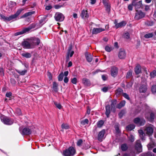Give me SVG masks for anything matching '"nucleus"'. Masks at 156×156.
Returning <instances> with one entry per match:
<instances>
[{
	"label": "nucleus",
	"mask_w": 156,
	"mask_h": 156,
	"mask_svg": "<svg viewBox=\"0 0 156 156\" xmlns=\"http://www.w3.org/2000/svg\"><path fill=\"white\" fill-rule=\"evenodd\" d=\"M11 83L13 86H14L16 83V82L15 80L13 78H11L10 79Z\"/></svg>",
	"instance_id": "obj_58"
},
{
	"label": "nucleus",
	"mask_w": 156,
	"mask_h": 156,
	"mask_svg": "<svg viewBox=\"0 0 156 156\" xmlns=\"http://www.w3.org/2000/svg\"><path fill=\"white\" fill-rule=\"evenodd\" d=\"M122 150L123 151H126L128 149V147L126 144H122L121 146Z\"/></svg>",
	"instance_id": "obj_39"
},
{
	"label": "nucleus",
	"mask_w": 156,
	"mask_h": 156,
	"mask_svg": "<svg viewBox=\"0 0 156 156\" xmlns=\"http://www.w3.org/2000/svg\"><path fill=\"white\" fill-rule=\"evenodd\" d=\"M142 155V156H154V154L151 152H148L146 153H143Z\"/></svg>",
	"instance_id": "obj_38"
},
{
	"label": "nucleus",
	"mask_w": 156,
	"mask_h": 156,
	"mask_svg": "<svg viewBox=\"0 0 156 156\" xmlns=\"http://www.w3.org/2000/svg\"><path fill=\"white\" fill-rule=\"evenodd\" d=\"M155 146L154 142H153L150 143L147 145V147L148 150H151L153 148L155 147Z\"/></svg>",
	"instance_id": "obj_30"
},
{
	"label": "nucleus",
	"mask_w": 156,
	"mask_h": 156,
	"mask_svg": "<svg viewBox=\"0 0 156 156\" xmlns=\"http://www.w3.org/2000/svg\"><path fill=\"white\" fill-rule=\"evenodd\" d=\"M132 74V71L131 70H129L128 72H127L126 75V77L127 78H130Z\"/></svg>",
	"instance_id": "obj_46"
},
{
	"label": "nucleus",
	"mask_w": 156,
	"mask_h": 156,
	"mask_svg": "<svg viewBox=\"0 0 156 156\" xmlns=\"http://www.w3.org/2000/svg\"><path fill=\"white\" fill-rule=\"evenodd\" d=\"M19 130L20 133L23 135H28L31 133V130L28 127H25L23 128L22 127H20Z\"/></svg>",
	"instance_id": "obj_3"
},
{
	"label": "nucleus",
	"mask_w": 156,
	"mask_h": 156,
	"mask_svg": "<svg viewBox=\"0 0 156 156\" xmlns=\"http://www.w3.org/2000/svg\"><path fill=\"white\" fill-rule=\"evenodd\" d=\"M143 5L142 3V1H140L137 2L135 5V9H136L140 8Z\"/></svg>",
	"instance_id": "obj_31"
},
{
	"label": "nucleus",
	"mask_w": 156,
	"mask_h": 156,
	"mask_svg": "<svg viewBox=\"0 0 156 156\" xmlns=\"http://www.w3.org/2000/svg\"><path fill=\"white\" fill-rule=\"evenodd\" d=\"M138 133L139 134V136L141 139L142 140H145V134L142 130H138Z\"/></svg>",
	"instance_id": "obj_23"
},
{
	"label": "nucleus",
	"mask_w": 156,
	"mask_h": 156,
	"mask_svg": "<svg viewBox=\"0 0 156 156\" xmlns=\"http://www.w3.org/2000/svg\"><path fill=\"white\" fill-rule=\"evenodd\" d=\"M105 132V130L104 129L99 132L98 136V139L99 141L101 142L104 139Z\"/></svg>",
	"instance_id": "obj_11"
},
{
	"label": "nucleus",
	"mask_w": 156,
	"mask_h": 156,
	"mask_svg": "<svg viewBox=\"0 0 156 156\" xmlns=\"http://www.w3.org/2000/svg\"><path fill=\"white\" fill-rule=\"evenodd\" d=\"M33 28L31 27H29L27 28L23 29L22 30L16 33L14 35L17 36L26 33L30 30Z\"/></svg>",
	"instance_id": "obj_8"
},
{
	"label": "nucleus",
	"mask_w": 156,
	"mask_h": 156,
	"mask_svg": "<svg viewBox=\"0 0 156 156\" xmlns=\"http://www.w3.org/2000/svg\"><path fill=\"white\" fill-rule=\"evenodd\" d=\"M125 111L123 110L121 111L119 113V115L120 118H121L125 114Z\"/></svg>",
	"instance_id": "obj_53"
},
{
	"label": "nucleus",
	"mask_w": 156,
	"mask_h": 156,
	"mask_svg": "<svg viewBox=\"0 0 156 156\" xmlns=\"http://www.w3.org/2000/svg\"><path fill=\"white\" fill-rule=\"evenodd\" d=\"M106 112L105 114L107 117H108L110 113V107L109 105H107L106 106Z\"/></svg>",
	"instance_id": "obj_27"
},
{
	"label": "nucleus",
	"mask_w": 156,
	"mask_h": 156,
	"mask_svg": "<svg viewBox=\"0 0 156 156\" xmlns=\"http://www.w3.org/2000/svg\"><path fill=\"white\" fill-rule=\"evenodd\" d=\"M1 119L2 121L6 125H11L13 123V120L12 119L6 117H1Z\"/></svg>",
	"instance_id": "obj_4"
},
{
	"label": "nucleus",
	"mask_w": 156,
	"mask_h": 156,
	"mask_svg": "<svg viewBox=\"0 0 156 156\" xmlns=\"http://www.w3.org/2000/svg\"><path fill=\"white\" fill-rule=\"evenodd\" d=\"M135 149L138 153L142 151V146L140 140H138L136 142Z\"/></svg>",
	"instance_id": "obj_9"
},
{
	"label": "nucleus",
	"mask_w": 156,
	"mask_h": 156,
	"mask_svg": "<svg viewBox=\"0 0 156 156\" xmlns=\"http://www.w3.org/2000/svg\"><path fill=\"white\" fill-rule=\"evenodd\" d=\"M62 129H68L69 128V125L67 124H62L61 126Z\"/></svg>",
	"instance_id": "obj_48"
},
{
	"label": "nucleus",
	"mask_w": 156,
	"mask_h": 156,
	"mask_svg": "<svg viewBox=\"0 0 156 156\" xmlns=\"http://www.w3.org/2000/svg\"><path fill=\"white\" fill-rule=\"evenodd\" d=\"M71 82L72 83L74 84H76L77 82V79L76 78L74 77L71 79Z\"/></svg>",
	"instance_id": "obj_51"
},
{
	"label": "nucleus",
	"mask_w": 156,
	"mask_h": 156,
	"mask_svg": "<svg viewBox=\"0 0 156 156\" xmlns=\"http://www.w3.org/2000/svg\"><path fill=\"white\" fill-rule=\"evenodd\" d=\"M22 45L23 47L26 48H31L29 41H24L22 43Z\"/></svg>",
	"instance_id": "obj_19"
},
{
	"label": "nucleus",
	"mask_w": 156,
	"mask_h": 156,
	"mask_svg": "<svg viewBox=\"0 0 156 156\" xmlns=\"http://www.w3.org/2000/svg\"><path fill=\"white\" fill-rule=\"evenodd\" d=\"M16 5V3L14 2L10 1L9 2V6L10 7L15 6Z\"/></svg>",
	"instance_id": "obj_52"
},
{
	"label": "nucleus",
	"mask_w": 156,
	"mask_h": 156,
	"mask_svg": "<svg viewBox=\"0 0 156 156\" xmlns=\"http://www.w3.org/2000/svg\"><path fill=\"white\" fill-rule=\"evenodd\" d=\"M29 41L30 43V45L31 47H32L31 48H34V46H35V45L33 39L29 40Z\"/></svg>",
	"instance_id": "obj_45"
},
{
	"label": "nucleus",
	"mask_w": 156,
	"mask_h": 156,
	"mask_svg": "<svg viewBox=\"0 0 156 156\" xmlns=\"http://www.w3.org/2000/svg\"><path fill=\"white\" fill-rule=\"evenodd\" d=\"M104 121L103 120H100L97 123V127L98 128L101 127L104 124Z\"/></svg>",
	"instance_id": "obj_33"
},
{
	"label": "nucleus",
	"mask_w": 156,
	"mask_h": 156,
	"mask_svg": "<svg viewBox=\"0 0 156 156\" xmlns=\"http://www.w3.org/2000/svg\"><path fill=\"white\" fill-rule=\"evenodd\" d=\"M21 55L27 58H30L31 56V54L28 52L22 53Z\"/></svg>",
	"instance_id": "obj_34"
},
{
	"label": "nucleus",
	"mask_w": 156,
	"mask_h": 156,
	"mask_svg": "<svg viewBox=\"0 0 156 156\" xmlns=\"http://www.w3.org/2000/svg\"><path fill=\"white\" fill-rule=\"evenodd\" d=\"M80 16L83 19L88 18L89 16V14L88 11L84 9L82 10L80 14Z\"/></svg>",
	"instance_id": "obj_10"
},
{
	"label": "nucleus",
	"mask_w": 156,
	"mask_h": 156,
	"mask_svg": "<svg viewBox=\"0 0 156 156\" xmlns=\"http://www.w3.org/2000/svg\"><path fill=\"white\" fill-rule=\"evenodd\" d=\"M154 35L152 33H148L145 34L144 35V37L146 38H149L152 37Z\"/></svg>",
	"instance_id": "obj_41"
},
{
	"label": "nucleus",
	"mask_w": 156,
	"mask_h": 156,
	"mask_svg": "<svg viewBox=\"0 0 156 156\" xmlns=\"http://www.w3.org/2000/svg\"><path fill=\"white\" fill-rule=\"evenodd\" d=\"M54 18L57 21L62 22L64 20L65 17L62 13L59 12H57L55 13Z\"/></svg>",
	"instance_id": "obj_5"
},
{
	"label": "nucleus",
	"mask_w": 156,
	"mask_h": 156,
	"mask_svg": "<svg viewBox=\"0 0 156 156\" xmlns=\"http://www.w3.org/2000/svg\"><path fill=\"white\" fill-rule=\"evenodd\" d=\"M146 24L148 26H151L153 25V23L152 21H148L146 22Z\"/></svg>",
	"instance_id": "obj_55"
},
{
	"label": "nucleus",
	"mask_w": 156,
	"mask_h": 156,
	"mask_svg": "<svg viewBox=\"0 0 156 156\" xmlns=\"http://www.w3.org/2000/svg\"><path fill=\"white\" fill-rule=\"evenodd\" d=\"M12 93L11 92H7L6 94V96L7 97L10 98L12 96Z\"/></svg>",
	"instance_id": "obj_63"
},
{
	"label": "nucleus",
	"mask_w": 156,
	"mask_h": 156,
	"mask_svg": "<svg viewBox=\"0 0 156 156\" xmlns=\"http://www.w3.org/2000/svg\"><path fill=\"white\" fill-rule=\"evenodd\" d=\"M115 24V27L116 29L118 28L119 27H121L124 26H125L126 24V23L125 21H122L120 23H117V22L115 21L114 23Z\"/></svg>",
	"instance_id": "obj_17"
},
{
	"label": "nucleus",
	"mask_w": 156,
	"mask_h": 156,
	"mask_svg": "<svg viewBox=\"0 0 156 156\" xmlns=\"http://www.w3.org/2000/svg\"><path fill=\"white\" fill-rule=\"evenodd\" d=\"M134 71L136 74H138L140 73L141 71V68L140 66L139 65H137L134 68Z\"/></svg>",
	"instance_id": "obj_21"
},
{
	"label": "nucleus",
	"mask_w": 156,
	"mask_h": 156,
	"mask_svg": "<svg viewBox=\"0 0 156 156\" xmlns=\"http://www.w3.org/2000/svg\"><path fill=\"white\" fill-rule=\"evenodd\" d=\"M123 90L121 88H118L116 91V94L117 95H119L122 93Z\"/></svg>",
	"instance_id": "obj_36"
},
{
	"label": "nucleus",
	"mask_w": 156,
	"mask_h": 156,
	"mask_svg": "<svg viewBox=\"0 0 156 156\" xmlns=\"http://www.w3.org/2000/svg\"><path fill=\"white\" fill-rule=\"evenodd\" d=\"M135 126L133 124H130L128 125L126 127V129L128 131H131L134 129Z\"/></svg>",
	"instance_id": "obj_32"
},
{
	"label": "nucleus",
	"mask_w": 156,
	"mask_h": 156,
	"mask_svg": "<svg viewBox=\"0 0 156 156\" xmlns=\"http://www.w3.org/2000/svg\"><path fill=\"white\" fill-rule=\"evenodd\" d=\"M126 53L124 50H120L118 56L120 59H122L126 57Z\"/></svg>",
	"instance_id": "obj_14"
},
{
	"label": "nucleus",
	"mask_w": 156,
	"mask_h": 156,
	"mask_svg": "<svg viewBox=\"0 0 156 156\" xmlns=\"http://www.w3.org/2000/svg\"><path fill=\"white\" fill-rule=\"evenodd\" d=\"M64 77V74L62 72L59 75L58 77V79L59 81H62Z\"/></svg>",
	"instance_id": "obj_42"
},
{
	"label": "nucleus",
	"mask_w": 156,
	"mask_h": 156,
	"mask_svg": "<svg viewBox=\"0 0 156 156\" xmlns=\"http://www.w3.org/2000/svg\"><path fill=\"white\" fill-rule=\"evenodd\" d=\"M126 102L125 101H122L118 104L116 106V108L120 109L123 107L125 104Z\"/></svg>",
	"instance_id": "obj_28"
},
{
	"label": "nucleus",
	"mask_w": 156,
	"mask_h": 156,
	"mask_svg": "<svg viewBox=\"0 0 156 156\" xmlns=\"http://www.w3.org/2000/svg\"><path fill=\"white\" fill-rule=\"evenodd\" d=\"M145 131L147 135H151L153 132V129L151 126H148L146 128Z\"/></svg>",
	"instance_id": "obj_16"
},
{
	"label": "nucleus",
	"mask_w": 156,
	"mask_h": 156,
	"mask_svg": "<svg viewBox=\"0 0 156 156\" xmlns=\"http://www.w3.org/2000/svg\"><path fill=\"white\" fill-rule=\"evenodd\" d=\"M123 96L126 99L129 100L130 99V98L129 96V95L127 94L126 93H122Z\"/></svg>",
	"instance_id": "obj_54"
},
{
	"label": "nucleus",
	"mask_w": 156,
	"mask_h": 156,
	"mask_svg": "<svg viewBox=\"0 0 156 156\" xmlns=\"http://www.w3.org/2000/svg\"><path fill=\"white\" fill-rule=\"evenodd\" d=\"M115 128L117 133H119L120 132V130L119 128V126L118 125L115 126Z\"/></svg>",
	"instance_id": "obj_60"
},
{
	"label": "nucleus",
	"mask_w": 156,
	"mask_h": 156,
	"mask_svg": "<svg viewBox=\"0 0 156 156\" xmlns=\"http://www.w3.org/2000/svg\"><path fill=\"white\" fill-rule=\"evenodd\" d=\"M150 75L151 78H154L156 76V71L154 70L152 72L150 73Z\"/></svg>",
	"instance_id": "obj_43"
},
{
	"label": "nucleus",
	"mask_w": 156,
	"mask_h": 156,
	"mask_svg": "<svg viewBox=\"0 0 156 156\" xmlns=\"http://www.w3.org/2000/svg\"><path fill=\"white\" fill-rule=\"evenodd\" d=\"M76 153L75 149L72 147H70L63 151V155L64 156H73Z\"/></svg>",
	"instance_id": "obj_2"
},
{
	"label": "nucleus",
	"mask_w": 156,
	"mask_h": 156,
	"mask_svg": "<svg viewBox=\"0 0 156 156\" xmlns=\"http://www.w3.org/2000/svg\"><path fill=\"white\" fill-rule=\"evenodd\" d=\"M0 75L1 76L4 75V70L2 68H0Z\"/></svg>",
	"instance_id": "obj_61"
},
{
	"label": "nucleus",
	"mask_w": 156,
	"mask_h": 156,
	"mask_svg": "<svg viewBox=\"0 0 156 156\" xmlns=\"http://www.w3.org/2000/svg\"><path fill=\"white\" fill-rule=\"evenodd\" d=\"M118 69L115 67H113L111 69V75L112 76L115 77L117 74Z\"/></svg>",
	"instance_id": "obj_15"
},
{
	"label": "nucleus",
	"mask_w": 156,
	"mask_h": 156,
	"mask_svg": "<svg viewBox=\"0 0 156 156\" xmlns=\"http://www.w3.org/2000/svg\"><path fill=\"white\" fill-rule=\"evenodd\" d=\"M145 117L149 121L152 122L154 118V114L153 113H151L150 114L149 113L146 114Z\"/></svg>",
	"instance_id": "obj_13"
},
{
	"label": "nucleus",
	"mask_w": 156,
	"mask_h": 156,
	"mask_svg": "<svg viewBox=\"0 0 156 156\" xmlns=\"http://www.w3.org/2000/svg\"><path fill=\"white\" fill-rule=\"evenodd\" d=\"M145 15V13L141 11H137L135 13L134 18L136 20H139L144 18Z\"/></svg>",
	"instance_id": "obj_6"
},
{
	"label": "nucleus",
	"mask_w": 156,
	"mask_h": 156,
	"mask_svg": "<svg viewBox=\"0 0 156 156\" xmlns=\"http://www.w3.org/2000/svg\"><path fill=\"white\" fill-rule=\"evenodd\" d=\"M105 30V29L102 28H94L92 30V33L93 34H96Z\"/></svg>",
	"instance_id": "obj_12"
},
{
	"label": "nucleus",
	"mask_w": 156,
	"mask_h": 156,
	"mask_svg": "<svg viewBox=\"0 0 156 156\" xmlns=\"http://www.w3.org/2000/svg\"><path fill=\"white\" fill-rule=\"evenodd\" d=\"M128 138L129 140L131 142H133L135 140L134 136L133 135L131 134L130 135L128 136Z\"/></svg>",
	"instance_id": "obj_44"
},
{
	"label": "nucleus",
	"mask_w": 156,
	"mask_h": 156,
	"mask_svg": "<svg viewBox=\"0 0 156 156\" xmlns=\"http://www.w3.org/2000/svg\"><path fill=\"white\" fill-rule=\"evenodd\" d=\"M151 90L153 94L156 93V85H154L152 87Z\"/></svg>",
	"instance_id": "obj_47"
},
{
	"label": "nucleus",
	"mask_w": 156,
	"mask_h": 156,
	"mask_svg": "<svg viewBox=\"0 0 156 156\" xmlns=\"http://www.w3.org/2000/svg\"><path fill=\"white\" fill-rule=\"evenodd\" d=\"M23 10V9H19L16 11V13L12 15L9 17L5 16L2 14L0 15L1 17L5 21H9L13 19H16L20 14Z\"/></svg>",
	"instance_id": "obj_1"
},
{
	"label": "nucleus",
	"mask_w": 156,
	"mask_h": 156,
	"mask_svg": "<svg viewBox=\"0 0 156 156\" xmlns=\"http://www.w3.org/2000/svg\"><path fill=\"white\" fill-rule=\"evenodd\" d=\"M124 37L125 38L128 39L129 38V34L128 32H126L124 34Z\"/></svg>",
	"instance_id": "obj_56"
},
{
	"label": "nucleus",
	"mask_w": 156,
	"mask_h": 156,
	"mask_svg": "<svg viewBox=\"0 0 156 156\" xmlns=\"http://www.w3.org/2000/svg\"><path fill=\"white\" fill-rule=\"evenodd\" d=\"M47 16H43L40 17L41 19L40 20V23L41 24H43L47 21Z\"/></svg>",
	"instance_id": "obj_22"
},
{
	"label": "nucleus",
	"mask_w": 156,
	"mask_h": 156,
	"mask_svg": "<svg viewBox=\"0 0 156 156\" xmlns=\"http://www.w3.org/2000/svg\"><path fill=\"white\" fill-rule=\"evenodd\" d=\"M62 7V5H56L54 6V8L56 9H58Z\"/></svg>",
	"instance_id": "obj_64"
},
{
	"label": "nucleus",
	"mask_w": 156,
	"mask_h": 156,
	"mask_svg": "<svg viewBox=\"0 0 156 156\" xmlns=\"http://www.w3.org/2000/svg\"><path fill=\"white\" fill-rule=\"evenodd\" d=\"M83 142L82 140L80 139L77 142V145L78 146H80L81 144Z\"/></svg>",
	"instance_id": "obj_62"
},
{
	"label": "nucleus",
	"mask_w": 156,
	"mask_h": 156,
	"mask_svg": "<svg viewBox=\"0 0 156 156\" xmlns=\"http://www.w3.org/2000/svg\"><path fill=\"white\" fill-rule=\"evenodd\" d=\"M58 83L55 82H54L53 83L52 89L55 92H58Z\"/></svg>",
	"instance_id": "obj_26"
},
{
	"label": "nucleus",
	"mask_w": 156,
	"mask_h": 156,
	"mask_svg": "<svg viewBox=\"0 0 156 156\" xmlns=\"http://www.w3.org/2000/svg\"><path fill=\"white\" fill-rule=\"evenodd\" d=\"M54 103L56 107L58 109H61L62 108V106L59 103L55 101H54Z\"/></svg>",
	"instance_id": "obj_49"
},
{
	"label": "nucleus",
	"mask_w": 156,
	"mask_h": 156,
	"mask_svg": "<svg viewBox=\"0 0 156 156\" xmlns=\"http://www.w3.org/2000/svg\"><path fill=\"white\" fill-rule=\"evenodd\" d=\"M16 72L20 75H24L27 72V70L25 69L22 71L16 70Z\"/></svg>",
	"instance_id": "obj_40"
},
{
	"label": "nucleus",
	"mask_w": 156,
	"mask_h": 156,
	"mask_svg": "<svg viewBox=\"0 0 156 156\" xmlns=\"http://www.w3.org/2000/svg\"><path fill=\"white\" fill-rule=\"evenodd\" d=\"M147 89V86L145 85H142L140 86L139 90L140 92L145 93Z\"/></svg>",
	"instance_id": "obj_24"
},
{
	"label": "nucleus",
	"mask_w": 156,
	"mask_h": 156,
	"mask_svg": "<svg viewBox=\"0 0 156 156\" xmlns=\"http://www.w3.org/2000/svg\"><path fill=\"white\" fill-rule=\"evenodd\" d=\"M116 104V100L112 102L111 106L112 109L114 108L115 105Z\"/></svg>",
	"instance_id": "obj_50"
},
{
	"label": "nucleus",
	"mask_w": 156,
	"mask_h": 156,
	"mask_svg": "<svg viewBox=\"0 0 156 156\" xmlns=\"http://www.w3.org/2000/svg\"><path fill=\"white\" fill-rule=\"evenodd\" d=\"M89 122L88 120L86 119L81 121L80 123L82 126H84L86 124H88Z\"/></svg>",
	"instance_id": "obj_37"
},
{
	"label": "nucleus",
	"mask_w": 156,
	"mask_h": 156,
	"mask_svg": "<svg viewBox=\"0 0 156 156\" xmlns=\"http://www.w3.org/2000/svg\"><path fill=\"white\" fill-rule=\"evenodd\" d=\"M133 84V83L131 82H130L127 83L126 85V87L128 88H130L132 87Z\"/></svg>",
	"instance_id": "obj_57"
},
{
	"label": "nucleus",
	"mask_w": 156,
	"mask_h": 156,
	"mask_svg": "<svg viewBox=\"0 0 156 156\" xmlns=\"http://www.w3.org/2000/svg\"><path fill=\"white\" fill-rule=\"evenodd\" d=\"M35 13L34 11H32L31 12H28L25 13L21 17V18H25L29 16L32 15V14H34Z\"/></svg>",
	"instance_id": "obj_25"
},
{
	"label": "nucleus",
	"mask_w": 156,
	"mask_h": 156,
	"mask_svg": "<svg viewBox=\"0 0 156 156\" xmlns=\"http://www.w3.org/2000/svg\"><path fill=\"white\" fill-rule=\"evenodd\" d=\"M72 49V47L70 46L68 50L67 55H68L69 56H70V57H72L73 55L74 52L73 51H71V50Z\"/></svg>",
	"instance_id": "obj_29"
},
{
	"label": "nucleus",
	"mask_w": 156,
	"mask_h": 156,
	"mask_svg": "<svg viewBox=\"0 0 156 156\" xmlns=\"http://www.w3.org/2000/svg\"><path fill=\"white\" fill-rule=\"evenodd\" d=\"M85 55L87 61L89 62H91L92 60V55L91 54L87 52L85 53Z\"/></svg>",
	"instance_id": "obj_18"
},
{
	"label": "nucleus",
	"mask_w": 156,
	"mask_h": 156,
	"mask_svg": "<svg viewBox=\"0 0 156 156\" xmlns=\"http://www.w3.org/2000/svg\"><path fill=\"white\" fill-rule=\"evenodd\" d=\"M33 40L34 43L35 45H38L40 42V39L37 38H33Z\"/></svg>",
	"instance_id": "obj_35"
},
{
	"label": "nucleus",
	"mask_w": 156,
	"mask_h": 156,
	"mask_svg": "<svg viewBox=\"0 0 156 156\" xmlns=\"http://www.w3.org/2000/svg\"><path fill=\"white\" fill-rule=\"evenodd\" d=\"M82 82L84 85L86 86H89L90 85V82L89 79L87 78H83Z\"/></svg>",
	"instance_id": "obj_20"
},
{
	"label": "nucleus",
	"mask_w": 156,
	"mask_h": 156,
	"mask_svg": "<svg viewBox=\"0 0 156 156\" xmlns=\"http://www.w3.org/2000/svg\"><path fill=\"white\" fill-rule=\"evenodd\" d=\"M134 122L139 126H141L144 124L145 121L143 118H136L134 119Z\"/></svg>",
	"instance_id": "obj_7"
},
{
	"label": "nucleus",
	"mask_w": 156,
	"mask_h": 156,
	"mask_svg": "<svg viewBox=\"0 0 156 156\" xmlns=\"http://www.w3.org/2000/svg\"><path fill=\"white\" fill-rule=\"evenodd\" d=\"M110 89L108 87H105L101 89V90L104 92H107Z\"/></svg>",
	"instance_id": "obj_59"
}]
</instances>
